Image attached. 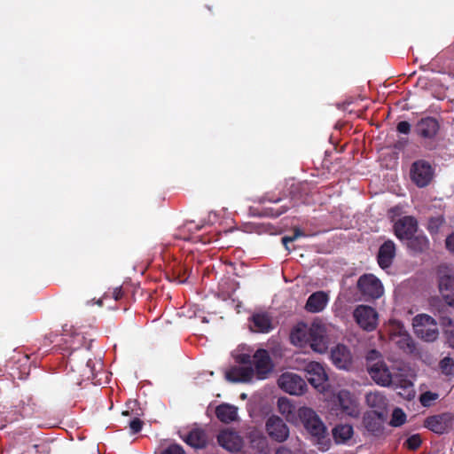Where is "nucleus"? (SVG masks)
<instances>
[{"instance_id":"obj_1","label":"nucleus","mask_w":454,"mask_h":454,"mask_svg":"<svg viewBox=\"0 0 454 454\" xmlns=\"http://www.w3.org/2000/svg\"><path fill=\"white\" fill-rule=\"evenodd\" d=\"M290 340L297 347L309 346L313 351L319 354L325 353L328 349L325 327L319 322H313L310 325L303 322L298 323L291 330Z\"/></svg>"},{"instance_id":"obj_2","label":"nucleus","mask_w":454,"mask_h":454,"mask_svg":"<svg viewBox=\"0 0 454 454\" xmlns=\"http://www.w3.org/2000/svg\"><path fill=\"white\" fill-rule=\"evenodd\" d=\"M384 294L381 281L373 274L364 273L356 281L354 292L345 293V298L349 301L372 302L380 298Z\"/></svg>"},{"instance_id":"obj_3","label":"nucleus","mask_w":454,"mask_h":454,"mask_svg":"<svg viewBox=\"0 0 454 454\" xmlns=\"http://www.w3.org/2000/svg\"><path fill=\"white\" fill-rule=\"evenodd\" d=\"M412 326L416 336L424 341L432 342L438 338L437 323L427 314H419L414 317Z\"/></svg>"},{"instance_id":"obj_4","label":"nucleus","mask_w":454,"mask_h":454,"mask_svg":"<svg viewBox=\"0 0 454 454\" xmlns=\"http://www.w3.org/2000/svg\"><path fill=\"white\" fill-rule=\"evenodd\" d=\"M298 416L304 428L314 437L321 439L325 437L326 427L318 415L309 407H301L298 410Z\"/></svg>"},{"instance_id":"obj_5","label":"nucleus","mask_w":454,"mask_h":454,"mask_svg":"<svg viewBox=\"0 0 454 454\" xmlns=\"http://www.w3.org/2000/svg\"><path fill=\"white\" fill-rule=\"evenodd\" d=\"M439 291L445 302L454 307V270L447 265L437 269Z\"/></svg>"},{"instance_id":"obj_6","label":"nucleus","mask_w":454,"mask_h":454,"mask_svg":"<svg viewBox=\"0 0 454 454\" xmlns=\"http://www.w3.org/2000/svg\"><path fill=\"white\" fill-rule=\"evenodd\" d=\"M352 315L357 325L365 332H372L378 326L379 313L369 305H357Z\"/></svg>"},{"instance_id":"obj_7","label":"nucleus","mask_w":454,"mask_h":454,"mask_svg":"<svg viewBox=\"0 0 454 454\" xmlns=\"http://www.w3.org/2000/svg\"><path fill=\"white\" fill-rule=\"evenodd\" d=\"M306 378L309 384L319 393H325L328 387V376L324 366L315 361L308 363L304 367Z\"/></svg>"},{"instance_id":"obj_8","label":"nucleus","mask_w":454,"mask_h":454,"mask_svg":"<svg viewBox=\"0 0 454 454\" xmlns=\"http://www.w3.org/2000/svg\"><path fill=\"white\" fill-rule=\"evenodd\" d=\"M434 175V169L425 160H418L411 166V179L419 188L427 187L433 180Z\"/></svg>"},{"instance_id":"obj_9","label":"nucleus","mask_w":454,"mask_h":454,"mask_svg":"<svg viewBox=\"0 0 454 454\" xmlns=\"http://www.w3.org/2000/svg\"><path fill=\"white\" fill-rule=\"evenodd\" d=\"M252 366L256 380H262L267 379L274 367L268 350L263 348L257 349L253 355Z\"/></svg>"},{"instance_id":"obj_10","label":"nucleus","mask_w":454,"mask_h":454,"mask_svg":"<svg viewBox=\"0 0 454 454\" xmlns=\"http://www.w3.org/2000/svg\"><path fill=\"white\" fill-rule=\"evenodd\" d=\"M453 424L454 415L451 412H442L429 416L424 421V427L437 434L449 433Z\"/></svg>"},{"instance_id":"obj_11","label":"nucleus","mask_w":454,"mask_h":454,"mask_svg":"<svg viewBox=\"0 0 454 454\" xmlns=\"http://www.w3.org/2000/svg\"><path fill=\"white\" fill-rule=\"evenodd\" d=\"M278 384L282 390L293 395H301L307 390L306 381L294 372L283 373L279 377Z\"/></svg>"},{"instance_id":"obj_12","label":"nucleus","mask_w":454,"mask_h":454,"mask_svg":"<svg viewBox=\"0 0 454 454\" xmlns=\"http://www.w3.org/2000/svg\"><path fill=\"white\" fill-rule=\"evenodd\" d=\"M265 429L269 437L277 442H284L289 437V427L278 416L271 415L265 423Z\"/></svg>"},{"instance_id":"obj_13","label":"nucleus","mask_w":454,"mask_h":454,"mask_svg":"<svg viewBox=\"0 0 454 454\" xmlns=\"http://www.w3.org/2000/svg\"><path fill=\"white\" fill-rule=\"evenodd\" d=\"M387 419V411L365 412L363 424L372 435L380 437L384 434V423Z\"/></svg>"},{"instance_id":"obj_14","label":"nucleus","mask_w":454,"mask_h":454,"mask_svg":"<svg viewBox=\"0 0 454 454\" xmlns=\"http://www.w3.org/2000/svg\"><path fill=\"white\" fill-rule=\"evenodd\" d=\"M440 129L439 121L434 117L421 118L414 127V132L423 139H434Z\"/></svg>"},{"instance_id":"obj_15","label":"nucleus","mask_w":454,"mask_h":454,"mask_svg":"<svg viewBox=\"0 0 454 454\" xmlns=\"http://www.w3.org/2000/svg\"><path fill=\"white\" fill-rule=\"evenodd\" d=\"M217 442L221 447L233 453L239 452L243 447L242 437L231 429L221 431L217 435Z\"/></svg>"},{"instance_id":"obj_16","label":"nucleus","mask_w":454,"mask_h":454,"mask_svg":"<svg viewBox=\"0 0 454 454\" xmlns=\"http://www.w3.org/2000/svg\"><path fill=\"white\" fill-rule=\"evenodd\" d=\"M418 230V222L413 216H403L394 224L395 236L402 241H406L414 235Z\"/></svg>"},{"instance_id":"obj_17","label":"nucleus","mask_w":454,"mask_h":454,"mask_svg":"<svg viewBox=\"0 0 454 454\" xmlns=\"http://www.w3.org/2000/svg\"><path fill=\"white\" fill-rule=\"evenodd\" d=\"M368 373L380 386L389 387L392 384L393 375L384 361H379L370 365Z\"/></svg>"},{"instance_id":"obj_18","label":"nucleus","mask_w":454,"mask_h":454,"mask_svg":"<svg viewBox=\"0 0 454 454\" xmlns=\"http://www.w3.org/2000/svg\"><path fill=\"white\" fill-rule=\"evenodd\" d=\"M249 321V328L254 333H268L274 328L272 317L267 312L254 313Z\"/></svg>"},{"instance_id":"obj_19","label":"nucleus","mask_w":454,"mask_h":454,"mask_svg":"<svg viewBox=\"0 0 454 454\" xmlns=\"http://www.w3.org/2000/svg\"><path fill=\"white\" fill-rule=\"evenodd\" d=\"M228 381L233 383H248L254 378L253 366H233L225 372Z\"/></svg>"},{"instance_id":"obj_20","label":"nucleus","mask_w":454,"mask_h":454,"mask_svg":"<svg viewBox=\"0 0 454 454\" xmlns=\"http://www.w3.org/2000/svg\"><path fill=\"white\" fill-rule=\"evenodd\" d=\"M361 414L360 399L355 394L342 389V416L356 419Z\"/></svg>"},{"instance_id":"obj_21","label":"nucleus","mask_w":454,"mask_h":454,"mask_svg":"<svg viewBox=\"0 0 454 454\" xmlns=\"http://www.w3.org/2000/svg\"><path fill=\"white\" fill-rule=\"evenodd\" d=\"M328 300L326 293L323 291L315 292L309 296L305 304V309L310 313H318L325 308Z\"/></svg>"},{"instance_id":"obj_22","label":"nucleus","mask_w":454,"mask_h":454,"mask_svg":"<svg viewBox=\"0 0 454 454\" xmlns=\"http://www.w3.org/2000/svg\"><path fill=\"white\" fill-rule=\"evenodd\" d=\"M215 416L221 422L230 424L238 419V408L229 403H221L215 408Z\"/></svg>"},{"instance_id":"obj_23","label":"nucleus","mask_w":454,"mask_h":454,"mask_svg":"<svg viewBox=\"0 0 454 454\" xmlns=\"http://www.w3.org/2000/svg\"><path fill=\"white\" fill-rule=\"evenodd\" d=\"M184 441L194 449H203L207 444V436L203 429L195 428L184 437Z\"/></svg>"},{"instance_id":"obj_24","label":"nucleus","mask_w":454,"mask_h":454,"mask_svg":"<svg viewBox=\"0 0 454 454\" xmlns=\"http://www.w3.org/2000/svg\"><path fill=\"white\" fill-rule=\"evenodd\" d=\"M365 400L368 406L374 409L372 411H369L368 412L387 411V400L380 393H367L365 395Z\"/></svg>"},{"instance_id":"obj_25","label":"nucleus","mask_w":454,"mask_h":454,"mask_svg":"<svg viewBox=\"0 0 454 454\" xmlns=\"http://www.w3.org/2000/svg\"><path fill=\"white\" fill-rule=\"evenodd\" d=\"M395 344L406 354H415L417 352V347L412 337L406 332H400L395 335Z\"/></svg>"},{"instance_id":"obj_26","label":"nucleus","mask_w":454,"mask_h":454,"mask_svg":"<svg viewBox=\"0 0 454 454\" xmlns=\"http://www.w3.org/2000/svg\"><path fill=\"white\" fill-rule=\"evenodd\" d=\"M409 249L414 253H422L429 247L428 239L424 234H414L406 240Z\"/></svg>"},{"instance_id":"obj_27","label":"nucleus","mask_w":454,"mask_h":454,"mask_svg":"<svg viewBox=\"0 0 454 454\" xmlns=\"http://www.w3.org/2000/svg\"><path fill=\"white\" fill-rule=\"evenodd\" d=\"M250 445L258 451H262L267 447V439L263 434L258 430L250 431L248 434Z\"/></svg>"},{"instance_id":"obj_28","label":"nucleus","mask_w":454,"mask_h":454,"mask_svg":"<svg viewBox=\"0 0 454 454\" xmlns=\"http://www.w3.org/2000/svg\"><path fill=\"white\" fill-rule=\"evenodd\" d=\"M395 256V245L392 240L385 241L379 249L377 259L394 260Z\"/></svg>"},{"instance_id":"obj_29","label":"nucleus","mask_w":454,"mask_h":454,"mask_svg":"<svg viewBox=\"0 0 454 454\" xmlns=\"http://www.w3.org/2000/svg\"><path fill=\"white\" fill-rule=\"evenodd\" d=\"M278 409L286 419L293 418L295 413L294 405L286 397H280L278 400Z\"/></svg>"},{"instance_id":"obj_30","label":"nucleus","mask_w":454,"mask_h":454,"mask_svg":"<svg viewBox=\"0 0 454 454\" xmlns=\"http://www.w3.org/2000/svg\"><path fill=\"white\" fill-rule=\"evenodd\" d=\"M445 220L442 215L433 216L428 219L427 230L431 235L437 234Z\"/></svg>"},{"instance_id":"obj_31","label":"nucleus","mask_w":454,"mask_h":454,"mask_svg":"<svg viewBox=\"0 0 454 454\" xmlns=\"http://www.w3.org/2000/svg\"><path fill=\"white\" fill-rule=\"evenodd\" d=\"M406 421V414L400 408L394 409L392 412V417L389 424L392 427H397L403 425Z\"/></svg>"},{"instance_id":"obj_32","label":"nucleus","mask_w":454,"mask_h":454,"mask_svg":"<svg viewBox=\"0 0 454 454\" xmlns=\"http://www.w3.org/2000/svg\"><path fill=\"white\" fill-rule=\"evenodd\" d=\"M365 359L367 368L379 361H383L381 353L376 349H370L365 356Z\"/></svg>"},{"instance_id":"obj_33","label":"nucleus","mask_w":454,"mask_h":454,"mask_svg":"<svg viewBox=\"0 0 454 454\" xmlns=\"http://www.w3.org/2000/svg\"><path fill=\"white\" fill-rule=\"evenodd\" d=\"M422 440L419 434L411 435L404 442V446L411 450H417L421 445Z\"/></svg>"},{"instance_id":"obj_34","label":"nucleus","mask_w":454,"mask_h":454,"mask_svg":"<svg viewBox=\"0 0 454 454\" xmlns=\"http://www.w3.org/2000/svg\"><path fill=\"white\" fill-rule=\"evenodd\" d=\"M438 398V394L427 391L421 394L419 401L424 407H429Z\"/></svg>"},{"instance_id":"obj_35","label":"nucleus","mask_w":454,"mask_h":454,"mask_svg":"<svg viewBox=\"0 0 454 454\" xmlns=\"http://www.w3.org/2000/svg\"><path fill=\"white\" fill-rule=\"evenodd\" d=\"M440 368L445 375H451L454 370V364L450 357H444L440 361Z\"/></svg>"},{"instance_id":"obj_36","label":"nucleus","mask_w":454,"mask_h":454,"mask_svg":"<svg viewBox=\"0 0 454 454\" xmlns=\"http://www.w3.org/2000/svg\"><path fill=\"white\" fill-rule=\"evenodd\" d=\"M288 206H281L278 208H265L264 209V215L270 216V217H278L282 214L286 213L288 210Z\"/></svg>"},{"instance_id":"obj_37","label":"nucleus","mask_w":454,"mask_h":454,"mask_svg":"<svg viewBox=\"0 0 454 454\" xmlns=\"http://www.w3.org/2000/svg\"><path fill=\"white\" fill-rule=\"evenodd\" d=\"M303 236V232L300 229H295L294 233L292 236H285L282 238V243L287 251H291L288 244L294 241L297 238Z\"/></svg>"},{"instance_id":"obj_38","label":"nucleus","mask_w":454,"mask_h":454,"mask_svg":"<svg viewBox=\"0 0 454 454\" xmlns=\"http://www.w3.org/2000/svg\"><path fill=\"white\" fill-rule=\"evenodd\" d=\"M275 454H305V452L299 448L291 449L286 445H282L277 449Z\"/></svg>"},{"instance_id":"obj_39","label":"nucleus","mask_w":454,"mask_h":454,"mask_svg":"<svg viewBox=\"0 0 454 454\" xmlns=\"http://www.w3.org/2000/svg\"><path fill=\"white\" fill-rule=\"evenodd\" d=\"M144 422L137 417L132 419L129 423V428L132 434H137L142 430Z\"/></svg>"},{"instance_id":"obj_40","label":"nucleus","mask_w":454,"mask_h":454,"mask_svg":"<svg viewBox=\"0 0 454 454\" xmlns=\"http://www.w3.org/2000/svg\"><path fill=\"white\" fill-rule=\"evenodd\" d=\"M354 434L353 427L348 424H342V444L349 440Z\"/></svg>"},{"instance_id":"obj_41","label":"nucleus","mask_w":454,"mask_h":454,"mask_svg":"<svg viewBox=\"0 0 454 454\" xmlns=\"http://www.w3.org/2000/svg\"><path fill=\"white\" fill-rule=\"evenodd\" d=\"M252 361L253 356L248 354H239L236 356V362L243 365L252 366Z\"/></svg>"},{"instance_id":"obj_42","label":"nucleus","mask_w":454,"mask_h":454,"mask_svg":"<svg viewBox=\"0 0 454 454\" xmlns=\"http://www.w3.org/2000/svg\"><path fill=\"white\" fill-rule=\"evenodd\" d=\"M161 454H185V452L180 445L172 444L168 447Z\"/></svg>"},{"instance_id":"obj_43","label":"nucleus","mask_w":454,"mask_h":454,"mask_svg":"<svg viewBox=\"0 0 454 454\" xmlns=\"http://www.w3.org/2000/svg\"><path fill=\"white\" fill-rule=\"evenodd\" d=\"M396 129L399 133L408 135L411 132V124L406 121L397 123Z\"/></svg>"},{"instance_id":"obj_44","label":"nucleus","mask_w":454,"mask_h":454,"mask_svg":"<svg viewBox=\"0 0 454 454\" xmlns=\"http://www.w3.org/2000/svg\"><path fill=\"white\" fill-rule=\"evenodd\" d=\"M443 333L449 345L451 348H454V326L451 328H446Z\"/></svg>"},{"instance_id":"obj_45","label":"nucleus","mask_w":454,"mask_h":454,"mask_svg":"<svg viewBox=\"0 0 454 454\" xmlns=\"http://www.w3.org/2000/svg\"><path fill=\"white\" fill-rule=\"evenodd\" d=\"M440 325L442 326L443 331L446 328H451L454 326L452 319L448 316H442L440 317Z\"/></svg>"},{"instance_id":"obj_46","label":"nucleus","mask_w":454,"mask_h":454,"mask_svg":"<svg viewBox=\"0 0 454 454\" xmlns=\"http://www.w3.org/2000/svg\"><path fill=\"white\" fill-rule=\"evenodd\" d=\"M333 359L334 364L340 368V344L336 345L335 350L333 352Z\"/></svg>"},{"instance_id":"obj_47","label":"nucleus","mask_w":454,"mask_h":454,"mask_svg":"<svg viewBox=\"0 0 454 454\" xmlns=\"http://www.w3.org/2000/svg\"><path fill=\"white\" fill-rule=\"evenodd\" d=\"M333 436L337 443L340 442V424H337L333 427Z\"/></svg>"},{"instance_id":"obj_48","label":"nucleus","mask_w":454,"mask_h":454,"mask_svg":"<svg viewBox=\"0 0 454 454\" xmlns=\"http://www.w3.org/2000/svg\"><path fill=\"white\" fill-rule=\"evenodd\" d=\"M446 247L448 248V250L454 253V233L447 237Z\"/></svg>"},{"instance_id":"obj_49","label":"nucleus","mask_w":454,"mask_h":454,"mask_svg":"<svg viewBox=\"0 0 454 454\" xmlns=\"http://www.w3.org/2000/svg\"><path fill=\"white\" fill-rule=\"evenodd\" d=\"M325 158H324V160H323V165L329 168V165L332 164V152L329 151V150H326L325 153Z\"/></svg>"},{"instance_id":"obj_50","label":"nucleus","mask_w":454,"mask_h":454,"mask_svg":"<svg viewBox=\"0 0 454 454\" xmlns=\"http://www.w3.org/2000/svg\"><path fill=\"white\" fill-rule=\"evenodd\" d=\"M377 260H378V263H379L380 267L383 270L390 267L393 262V261H391L389 259H377Z\"/></svg>"},{"instance_id":"obj_51","label":"nucleus","mask_w":454,"mask_h":454,"mask_svg":"<svg viewBox=\"0 0 454 454\" xmlns=\"http://www.w3.org/2000/svg\"><path fill=\"white\" fill-rule=\"evenodd\" d=\"M123 292L121 290V287H116L113 292V297L115 301H119L122 298Z\"/></svg>"},{"instance_id":"obj_52","label":"nucleus","mask_w":454,"mask_h":454,"mask_svg":"<svg viewBox=\"0 0 454 454\" xmlns=\"http://www.w3.org/2000/svg\"><path fill=\"white\" fill-rule=\"evenodd\" d=\"M341 354H342V362H346L348 360V358L350 357V352L348 349V348L344 345H342Z\"/></svg>"},{"instance_id":"obj_53","label":"nucleus","mask_w":454,"mask_h":454,"mask_svg":"<svg viewBox=\"0 0 454 454\" xmlns=\"http://www.w3.org/2000/svg\"><path fill=\"white\" fill-rule=\"evenodd\" d=\"M407 144V139H400L395 144V148L398 150H402Z\"/></svg>"},{"instance_id":"obj_54","label":"nucleus","mask_w":454,"mask_h":454,"mask_svg":"<svg viewBox=\"0 0 454 454\" xmlns=\"http://www.w3.org/2000/svg\"><path fill=\"white\" fill-rule=\"evenodd\" d=\"M187 228L191 231H198L202 228V226L199 224H194L193 223H190L187 224Z\"/></svg>"},{"instance_id":"obj_55","label":"nucleus","mask_w":454,"mask_h":454,"mask_svg":"<svg viewBox=\"0 0 454 454\" xmlns=\"http://www.w3.org/2000/svg\"><path fill=\"white\" fill-rule=\"evenodd\" d=\"M200 241L204 244H207V243H211L212 242V239L208 236H203L200 238Z\"/></svg>"},{"instance_id":"obj_56","label":"nucleus","mask_w":454,"mask_h":454,"mask_svg":"<svg viewBox=\"0 0 454 454\" xmlns=\"http://www.w3.org/2000/svg\"><path fill=\"white\" fill-rule=\"evenodd\" d=\"M408 391H409V393H408V399L411 400V398L414 397L415 393H414V391L412 389H409Z\"/></svg>"},{"instance_id":"obj_57","label":"nucleus","mask_w":454,"mask_h":454,"mask_svg":"<svg viewBox=\"0 0 454 454\" xmlns=\"http://www.w3.org/2000/svg\"><path fill=\"white\" fill-rule=\"evenodd\" d=\"M269 201H270V202H274V203H277V202H279V201H280V199H279V198H278V199H274V200H273V199H270V200H269Z\"/></svg>"},{"instance_id":"obj_58","label":"nucleus","mask_w":454,"mask_h":454,"mask_svg":"<svg viewBox=\"0 0 454 454\" xmlns=\"http://www.w3.org/2000/svg\"><path fill=\"white\" fill-rule=\"evenodd\" d=\"M334 397L340 403V392L337 393Z\"/></svg>"},{"instance_id":"obj_59","label":"nucleus","mask_w":454,"mask_h":454,"mask_svg":"<svg viewBox=\"0 0 454 454\" xmlns=\"http://www.w3.org/2000/svg\"><path fill=\"white\" fill-rule=\"evenodd\" d=\"M122 415L123 416H129V411H122Z\"/></svg>"},{"instance_id":"obj_60","label":"nucleus","mask_w":454,"mask_h":454,"mask_svg":"<svg viewBox=\"0 0 454 454\" xmlns=\"http://www.w3.org/2000/svg\"><path fill=\"white\" fill-rule=\"evenodd\" d=\"M333 151L337 153V145L336 144H333Z\"/></svg>"},{"instance_id":"obj_61","label":"nucleus","mask_w":454,"mask_h":454,"mask_svg":"<svg viewBox=\"0 0 454 454\" xmlns=\"http://www.w3.org/2000/svg\"><path fill=\"white\" fill-rule=\"evenodd\" d=\"M340 127V121H337V122L335 123V128H336V129H339Z\"/></svg>"},{"instance_id":"obj_62","label":"nucleus","mask_w":454,"mask_h":454,"mask_svg":"<svg viewBox=\"0 0 454 454\" xmlns=\"http://www.w3.org/2000/svg\"><path fill=\"white\" fill-rule=\"evenodd\" d=\"M91 363H92V362H91L90 360H89V361L87 362V364H86V365H87V367H90V366H91Z\"/></svg>"},{"instance_id":"obj_63","label":"nucleus","mask_w":454,"mask_h":454,"mask_svg":"<svg viewBox=\"0 0 454 454\" xmlns=\"http://www.w3.org/2000/svg\"><path fill=\"white\" fill-rule=\"evenodd\" d=\"M341 368H342V369H347L346 365H345V364H342V365H341Z\"/></svg>"}]
</instances>
